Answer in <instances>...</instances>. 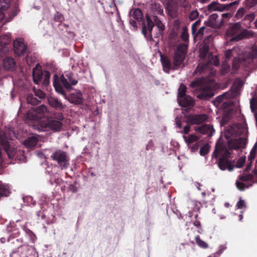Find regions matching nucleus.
I'll use <instances>...</instances> for the list:
<instances>
[{
    "label": "nucleus",
    "mask_w": 257,
    "mask_h": 257,
    "mask_svg": "<svg viewBox=\"0 0 257 257\" xmlns=\"http://www.w3.org/2000/svg\"><path fill=\"white\" fill-rule=\"evenodd\" d=\"M236 186L237 188L240 191H244L246 188H248L250 186H252V184H250L249 185L246 186L243 182L242 181H237L236 182Z\"/></svg>",
    "instance_id": "43"
},
{
    "label": "nucleus",
    "mask_w": 257,
    "mask_h": 257,
    "mask_svg": "<svg viewBox=\"0 0 257 257\" xmlns=\"http://www.w3.org/2000/svg\"><path fill=\"white\" fill-rule=\"evenodd\" d=\"M151 9L155 14L160 15L163 14V9L162 6L157 2H152Z\"/></svg>",
    "instance_id": "27"
},
{
    "label": "nucleus",
    "mask_w": 257,
    "mask_h": 257,
    "mask_svg": "<svg viewBox=\"0 0 257 257\" xmlns=\"http://www.w3.org/2000/svg\"><path fill=\"white\" fill-rule=\"evenodd\" d=\"M232 55V50H228L226 51L225 53V56L226 59H230Z\"/></svg>",
    "instance_id": "60"
},
{
    "label": "nucleus",
    "mask_w": 257,
    "mask_h": 257,
    "mask_svg": "<svg viewBox=\"0 0 257 257\" xmlns=\"http://www.w3.org/2000/svg\"><path fill=\"white\" fill-rule=\"evenodd\" d=\"M48 101L49 105L56 110H63L66 107V105L63 104L56 97H50L48 98Z\"/></svg>",
    "instance_id": "18"
},
{
    "label": "nucleus",
    "mask_w": 257,
    "mask_h": 257,
    "mask_svg": "<svg viewBox=\"0 0 257 257\" xmlns=\"http://www.w3.org/2000/svg\"><path fill=\"white\" fill-rule=\"evenodd\" d=\"M65 76L71 85H75L77 83V80L73 78L74 75L72 73L70 72L66 73Z\"/></svg>",
    "instance_id": "37"
},
{
    "label": "nucleus",
    "mask_w": 257,
    "mask_h": 257,
    "mask_svg": "<svg viewBox=\"0 0 257 257\" xmlns=\"http://www.w3.org/2000/svg\"><path fill=\"white\" fill-rule=\"evenodd\" d=\"M191 125V124H190L189 123H188V124L186 125L183 127V130L182 131V132L181 133L185 135H187V134H189L190 130V125Z\"/></svg>",
    "instance_id": "56"
},
{
    "label": "nucleus",
    "mask_w": 257,
    "mask_h": 257,
    "mask_svg": "<svg viewBox=\"0 0 257 257\" xmlns=\"http://www.w3.org/2000/svg\"><path fill=\"white\" fill-rule=\"evenodd\" d=\"M200 23H201V20H198L192 25L191 32H192V34L193 36H194L195 35V34L196 33L197 28L198 26H199L200 25Z\"/></svg>",
    "instance_id": "46"
},
{
    "label": "nucleus",
    "mask_w": 257,
    "mask_h": 257,
    "mask_svg": "<svg viewBox=\"0 0 257 257\" xmlns=\"http://www.w3.org/2000/svg\"><path fill=\"white\" fill-rule=\"evenodd\" d=\"M255 18V15L253 13H251L248 15H246L244 18V20H247L249 23L251 22Z\"/></svg>",
    "instance_id": "53"
},
{
    "label": "nucleus",
    "mask_w": 257,
    "mask_h": 257,
    "mask_svg": "<svg viewBox=\"0 0 257 257\" xmlns=\"http://www.w3.org/2000/svg\"><path fill=\"white\" fill-rule=\"evenodd\" d=\"M0 143L9 158L10 159L14 158L16 153V149L12 144V141L8 138L7 134L1 128H0Z\"/></svg>",
    "instance_id": "7"
},
{
    "label": "nucleus",
    "mask_w": 257,
    "mask_h": 257,
    "mask_svg": "<svg viewBox=\"0 0 257 257\" xmlns=\"http://www.w3.org/2000/svg\"><path fill=\"white\" fill-rule=\"evenodd\" d=\"M209 57H211V60L204 64H199L195 70L194 74H197L198 73H201L209 67V65L210 63L213 64L215 66H217L219 65V60L217 56H213L212 55H210Z\"/></svg>",
    "instance_id": "15"
},
{
    "label": "nucleus",
    "mask_w": 257,
    "mask_h": 257,
    "mask_svg": "<svg viewBox=\"0 0 257 257\" xmlns=\"http://www.w3.org/2000/svg\"><path fill=\"white\" fill-rule=\"evenodd\" d=\"M244 84V82L243 80L240 78H236L234 83H233V86L234 87H235L237 89H239L241 88Z\"/></svg>",
    "instance_id": "44"
},
{
    "label": "nucleus",
    "mask_w": 257,
    "mask_h": 257,
    "mask_svg": "<svg viewBox=\"0 0 257 257\" xmlns=\"http://www.w3.org/2000/svg\"><path fill=\"white\" fill-rule=\"evenodd\" d=\"M161 61L163 67L164 68L168 69V72L170 69H173V65H171V62L169 58L166 56L163 55H161Z\"/></svg>",
    "instance_id": "25"
},
{
    "label": "nucleus",
    "mask_w": 257,
    "mask_h": 257,
    "mask_svg": "<svg viewBox=\"0 0 257 257\" xmlns=\"http://www.w3.org/2000/svg\"><path fill=\"white\" fill-rule=\"evenodd\" d=\"M190 86L201 90L200 93L197 96L199 99L207 100L213 95L211 87L205 83V79L203 77L196 78L190 83Z\"/></svg>",
    "instance_id": "5"
},
{
    "label": "nucleus",
    "mask_w": 257,
    "mask_h": 257,
    "mask_svg": "<svg viewBox=\"0 0 257 257\" xmlns=\"http://www.w3.org/2000/svg\"><path fill=\"white\" fill-rule=\"evenodd\" d=\"M133 11V10H132ZM132 11L130 12V15L133 17V18L138 21H141L143 20V15L141 10L137 8L135 9L132 14Z\"/></svg>",
    "instance_id": "32"
},
{
    "label": "nucleus",
    "mask_w": 257,
    "mask_h": 257,
    "mask_svg": "<svg viewBox=\"0 0 257 257\" xmlns=\"http://www.w3.org/2000/svg\"><path fill=\"white\" fill-rule=\"evenodd\" d=\"M11 257H21L19 252L14 251L10 255Z\"/></svg>",
    "instance_id": "63"
},
{
    "label": "nucleus",
    "mask_w": 257,
    "mask_h": 257,
    "mask_svg": "<svg viewBox=\"0 0 257 257\" xmlns=\"http://www.w3.org/2000/svg\"><path fill=\"white\" fill-rule=\"evenodd\" d=\"M236 206L238 209H242L245 206L244 201L240 199L237 202Z\"/></svg>",
    "instance_id": "55"
},
{
    "label": "nucleus",
    "mask_w": 257,
    "mask_h": 257,
    "mask_svg": "<svg viewBox=\"0 0 257 257\" xmlns=\"http://www.w3.org/2000/svg\"><path fill=\"white\" fill-rule=\"evenodd\" d=\"M177 100L179 105L182 107L193 106L194 105V100L188 95L178 98Z\"/></svg>",
    "instance_id": "21"
},
{
    "label": "nucleus",
    "mask_w": 257,
    "mask_h": 257,
    "mask_svg": "<svg viewBox=\"0 0 257 257\" xmlns=\"http://www.w3.org/2000/svg\"><path fill=\"white\" fill-rule=\"evenodd\" d=\"M44 72L41 70H38L36 67L34 68L33 70V78L34 82L38 84L42 80L43 78Z\"/></svg>",
    "instance_id": "23"
},
{
    "label": "nucleus",
    "mask_w": 257,
    "mask_h": 257,
    "mask_svg": "<svg viewBox=\"0 0 257 257\" xmlns=\"http://www.w3.org/2000/svg\"><path fill=\"white\" fill-rule=\"evenodd\" d=\"M50 73L48 71L44 72L42 83L44 86H47L50 83Z\"/></svg>",
    "instance_id": "36"
},
{
    "label": "nucleus",
    "mask_w": 257,
    "mask_h": 257,
    "mask_svg": "<svg viewBox=\"0 0 257 257\" xmlns=\"http://www.w3.org/2000/svg\"><path fill=\"white\" fill-rule=\"evenodd\" d=\"M221 17L222 19H221V21L223 22V19H229L232 17V14L230 13H223L221 15Z\"/></svg>",
    "instance_id": "58"
},
{
    "label": "nucleus",
    "mask_w": 257,
    "mask_h": 257,
    "mask_svg": "<svg viewBox=\"0 0 257 257\" xmlns=\"http://www.w3.org/2000/svg\"><path fill=\"white\" fill-rule=\"evenodd\" d=\"M245 162V157H240L237 161L236 167L241 168L244 165Z\"/></svg>",
    "instance_id": "51"
},
{
    "label": "nucleus",
    "mask_w": 257,
    "mask_h": 257,
    "mask_svg": "<svg viewBox=\"0 0 257 257\" xmlns=\"http://www.w3.org/2000/svg\"><path fill=\"white\" fill-rule=\"evenodd\" d=\"M146 20L147 25L143 23L142 34L148 40L154 41L152 35V31L154 27V22L148 15L146 16Z\"/></svg>",
    "instance_id": "14"
},
{
    "label": "nucleus",
    "mask_w": 257,
    "mask_h": 257,
    "mask_svg": "<svg viewBox=\"0 0 257 257\" xmlns=\"http://www.w3.org/2000/svg\"><path fill=\"white\" fill-rule=\"evenodd\" d=\"M48 112L46 106L41 105L37 107H34L27 113V117L31 120H35L41 119L45 116Z\"/></svg>",
    "instance_id": "11"
},
{
    "label": "nucleus",
    "mask_w": 257,
    "mask_h": 257,
    "mask_svg": "<svg viewBox=\"0 0 257 257\" xmlns=\"http://www.w3.org/2000/svg\"><path fill=\"white\" fill-rule=\"evenodd\" d=\"M256 57L257 51L255 50L249 53L243 57L234 58L232 61V69L236 71L240 66L247 67L253 62V59Z\"/></svg>",
    "instance_id": "8"
},
{
    "label": "nucleus",
    "mask_w": 257,
    "mask_h": 257,
    "mask_svg": "<svg viewBox=\"0 0 257 257\" xmlns=\"http://www.w3.org/2000/svg\"><path fill=\"white\" fill-rule=\"evenodd\" d=\"M210 146L208 144H206L201 147L199 153L201 156H205L209 153Z\"/></svg>",
    "instance_id": "42"
},
{
    "label": "nucleus",
    "mask_w": 257,
    "mask_h": 257,
    "mask_svg": "<svg viewBox=\"0 0 257 257\" xmlns=\"http://www.w3.org/2000/svg\"><path fill=\"white\" fill-rule=\"evenodd\" d=\"M64 20V17L62 14L59 12H56V14L54 15V21L56 22L59 23L58 26H64L66 28H68L69 25L65 24H62V22Z\"/></svg>",
    "instance_id": "29"
},
{
    "label": "nucleus",
    "mask_w": 257,
    "mask_h": 257,
    "mask_svg": "<svg viewBox=\"0 0 257 257\" xmlns=\"http://www.w3.org/2000/svg\"><path fill=\"white\" fill-rule=\"evenodd\" d=\"M199 15V13L197 11H192L189 15V19L190 20L193 21L195 20Z\"/></svg>",
    "instance_id": "54"
},
{
    "label": "nucleus",
    "mask_w": 257,
    "mask_h": 257,
    "mask_svg": "<svg viewBox=\"0 0 257 257\" xmlns=\"http://www.w3.org/2000/svg\"><path fill=\"white\" fill-rule=\"evenodd\" d=\"M257 153V142L255 143L252 148L251 149L249 155L248 157V161H253L255 158Z\"/></svg>",
    "instance_id": "35"
},
{
    "label": "nucleus",
    "mask_w": 257,
    "mask_h": 257,
    "mask_svg": "<svg viewBox=\"0 0 257 257\" xmlns=\"http://www.w3.org/2000/svg\"><path fill=\"white\" fill-rule=\"evenodd\" d=\"M11 35L7 33L2 35L0 37V56L3 57L4 55L9 52V45L11 43Z\"/></svg>",
    "instance_id": "13"
},
{
    "label": "nucleus",
    "mask_w": 257,
    "mask_h": 257,
    "mask_svg": "<svg viewBox=\"0 0 257 257\" xmlns=\"http://www.w3.org/2000/svg\"><path fill=\"white\" fill-rule=\"evenodd\" d=\"M219 155L221 156L219 159L218 165L220 169L225 170L227 169L230 171L233 170V166L229 160L231 155L230 152L226 149L223 144L217 142L215 145L213 155L216 158Z\"/></svg>",
    "instance_id": "1"
},
{
    "label": "nucleus",
    "mask_w": 257,
    "mask_h": 257,
    "mask_svg": "<svg viewBox=\"0 0 257 257\" xmlns=\"http://www.w3.org/2000/svg\"><path fill=\"white\" fill-rule=\"evenodd\" d=\"M230 69V66L227 63H223L221 67V73L222 75H225L227 73Z\"/></svg>",
    "instance_id": "47"
},
{
    "label": "nucleus",
    "mask_w": 257,
    "mask_h": 257,
    "mask_svg": "<svg viewBox=\"0 0 257 257\" xmlns=\"http://www.w3.org/2000/svg\"><path fill=\"white\" fill-rule=\"evenodd\" d=\"M193 224L198 228H201V223L198 219H195V220L193 222Z\"/></svg>",
    "instance_id": "62"
},
{
    "label": "nucleus",
    "mask_w": 257,
    "mask_h": 257,
    "mask_svg": "<svg viewBox=\"0 0 257 257\" xmlns=\"http://www.w3.org/2000/svg\"><path fill=\"white\" fill-rule=\"evenodd\" d=\"M59 76L57 74H54L53 81V86L56 91L60 94L63 96L65 99H67L70 103L75 104H81L83 102L82 95L80 91L76 93H71L67 96L65 93L63 87L61 86L59 82Z\"/></svg>",
    "instance_id": "4"
},
{
    "label": "nucleus",
    "mask_w": 257,
    "mask_h": 257,
    "mask_svg": "<svg viewBox=\"0 0 257 257\" xmlns=\"http://www.w3.org/2000/svg\"><path fill=\"white\" fill-rule=\"evenodd\" d=\"M218 16L217 14H213L211 15L208 19L205 21V25L207 26L213 28H217L218 24L216 21Z\"/></svg>",
    "instance_id": "22"
},
{
    "label": "nucleus",
    "mask_w": 257,
    "mask_h": 257,
    "mask_svg": "<svg viewBox=\"0 0 257 257\" xmlns=\"http://www.w3.org/2000/svg\"><path fill=\"white\" fill-rule=\"evenodd\" d=\"M58 81L61 86H62V85H63L67 90H70L72 88L71 84L64 75H61L60 78L59 77Z\"/></svg>",
    "instance_id": "30"
},
{
    "label": "nucleus",
    "mask_w": 257,
    "mask_h": 257,
    "mask_svg": "<svg viewBox=\"0 0 257 257\" xmlns=\"http://www.w3.org/2000/svg\"><path fill=\"white\" fill-rule=\"evenodd\" d=\"M35 94L37 96L39 97L41 99L45 98L46 95L45 93L40 90L36 91L35 92Z\"/></svg>",
    "instance_id": "59"
},
{
    "label": "nucleus",
    "mask_w": 257,
    "mask_h": 257,
    "mask_svg": "<svg viewBox=\"0 0 257 257\" xmlns=\"http://www.w3.org/2000/svg\"><path fill=\"white\" fill-rule=\"evenodd\" d=\"M181 38L184 42H187L189 41V34L188 33V29L186 27L183 28L182 32L181 34Z\"/></svg>",
    "instance_id": "38"
},
{
    "label": "nucleus",
    "mask_w": 257,
    "mask_h": 257,
    "mask_svg": "<svg viewBox=\"0 0 257 257\" xmlns=\"http://www.w3.org/2000/svg\"><path fill=\"white\" fill-rule=\"evenodd\" d=\"M187 49V45L185 44L177 46L173 57V69H177L184 61Z\"/></svg>",
    "instance_id": "9"
},
{
    "label": "nucleus",
    "mask_w": 257,
    "mask_h": 257,
    "mask_svg": "<svg viewBox=\"0 0 257 257\" xmlns=\"http://www.w3.org/2000/svg\"><path fill=\"white\" fill-rule=\"evenodd\" d=\"M209 51V46L204 42L202 47L200 49L199 56L201 59H204L208 54Z\"/></svg>",
    "instance_id": "31"
},
{
    "label": "nucleus",
    "mask_w": 257,
    "mask_h": 257,
    "mask_svg": "<svg viewBox=\"0 0 257 257\" xmlns=\"http://www.w3.org/2000/svg\"><path fill=\"white\" fill-rule=\"evenodd\" d=\"M237 6V2L234 1L226 4H220L216 2H213L207 6V11L211 13L213 11L222 12L224 10H233Z\"/></svg>",
    "instance_id": "10"
},
{
    "label": "nucleus",
    "mask_w": 257,
    "mask_h": 257,
    "mask_svg": "<svg viewBox=\"0 0 257 257\" xmlns=\"http://www.w3.org/2000/svg\"><path fill=\"white\" fill-rule=\"evenodd\" d=\"M249 161V162L247 163V166L243 171L244 172H247L250 170V167L251 166L253 161Z\"/></svg>",
    "instance_id": "61"
},
{
    "label": "nucleus",
    "mask_w": 257,
    "mask_h": 257,
    "mask_svg": "<svg viewBox=\"0 0 257 257\" xmlns=\"http://www.w3.org/2000/svg\"><path fill=\"white\" fill-rule=\"evenodd\" d=\"M246 172H243V174L238 176V179L242 182H247L251 181L253 179V176L252 174H246Z\"/></svg>",
    "instance_id": "33"
},
{
    "label": "nucleus",
    "mask_w": 257,
    "mask_h": 257,
    "mask_svg": "<svg viewBox=\"0 0 257 257\" xmlns=\"http://www.w3.org/2000/svg\"><path fill=\"white\" fill-rule=\"evenodd\" d=\"M19 12V10L17 8H15L12 12L9 13V20L8 21H11L17 15Z\"/></svg>",
    "instance_id": "48"
},
{
    "label": "nucleus",
    "mask_w": 257,
    "mask_h": 257,
    "mask_svg": "<svg viewBox=\"0 0 257 257\" xmlns=\"http://www.w3.org/2000/svg\"><path fill=\"white\" fill-rule=\"evenodd\" d=\"M38 142V139L36 137H31L26 139L24 142V145L28 148L35 147Z\"/></svg>",
    "instance_id": "26"
},
{
    "label": "nucleus",
    "mask_w": 257,
    "mask_h": 257,
    "mask_svg": "<svg viewBox=\"0 0 257 257\" xmlns=\"http://www.w3.org/2000/svg\"><path fill=\"white\" fill-rule=\"evenodd\" d=\"M226 95V94L225 93H224L222 95H219V96H217L216 98L215 101L216 102H217L218 103H220L221 102H223Z\"/></svg>",
    "instance_id": "57"
},
{
    "label": "nucleus",
    "mask_w": 257,
    "mask_h": 257,
    "mask_svg": "<svg viewBox=\"0 0 257 257\" xmlns=\"http://www.w3.org/2000/svg\"><path fill=\"white\" fill-rule=\"evenodd\" d=\"M185 141L188 144H192L194 142L197 141L199 138L194 135H191L188 138L184 136Z\"/></svg>",
    "instance_id": "40"
},
{
    "label": "nucleus",
    "mask_w": 257,
    "mask_h": 257,
    "mask_svg": "<svg viewBox=\"0 0 257 257\" xmlns=\"http://www.w3.org/2000/svg\"><path fill=\"white\" fill-rule=\"evenodd\" d=\"M27 101L28 103L34 105L38 104L40 102V101L37 98L34 97L32 94L28 95L27 97Z\"/></svg>",
    "instance_id": "41"
},
{
    "label": "nucleus",
    "mask_w": 257,
    "mask_h": 257,
    "mask_svg": "<svg viewBox=\"0 0 257 257\" xmlns=\"http://www.w3.org/2000/svg\"><path fill=\"white\" fill-rule=\"evenodd\" d=\"M130 23L134 27H137V23L135 20H130Z\"/></svg>",
    "instance_id": "64"
},
{
    "label": "nucleus",
    "mask_w": 257,
    "mask_h": 257,
    "mask_svg": "<svg viewBox=\"0 0 257 257\" xmlns=\"http://www.w3.org/2000/svg\"><path fill=\"white\" fill-rule=\"evenodd\" d=\"M194 130L196 132L203 135H206L211 137L215 132L212 125L210 124H203L200 126H194Z\"/></svg>",
    "instance_id": "17"
},
{
    "label": "nucleus",
    "mask_w": 257,
    "mask_h": 257,
    "mask_svg": "<svg viewBox=\"0 0 257 257\" xmlns=\"http://www.w3.org/2000/svg\"><path fill=\"white\" fill-rule=\"evenodd\" d=\"M187 87L183 84H181L178 89V92L177 95V99L181 98L183 96H187L186 95Z\"/></svg>",
    "instance_id": "34"
},
{
    "label": "nucleus",
    "mask_w": 257,
    "mask_h": 257,
    "mask_svg": "<svg viewBox=\"0 0 257 257\" xmlns=\"http://www.w3.org/2000/svg\"><path fill=\"white\" fill-rule=\"evenodd\" d=\"M64 118L62 113L56 112L53 116H47L46 120L41 121L40 125L43 128H49L53 132H59L62 130Z\"/></svg>",
    "instance_id": "2"
},
{
    "label": "nucleus",
    "mask_w": 257,
    "mask_h": 257,
    "mask_svg": "<svg viewBox=\"0 0 257 257\" xmlns=\"http://www.w3.org/2000/svg\"><path fill=\"white\" fill-rule=\"evenodd\" d=\"M3 65L5 70L13 71L16 67V62L13 58L8 57L3 60Z\"/></svg>",
    "instance_id": "20"
},
{
    "label": "nucleus",
    "mask_w": 257,
    "mask_h": 257,
    "mask_svg": "<svg viewBox=\"0 0 257 257\" xmlns=\"http://www.w3.org/2000/svg\"><path fill=\"white\" fill-rule=\"evenodd\" d=\"M186 121L191 125H199L208 119V116L205 114H189L185 116Z\"/></svg>",
    "instance_id": "12"
},
{
    "label": "nucleus",
    "mask_w": 257,
    "mask_h": 257,
    "mask_svg": "<svg viewBox=\"0 0 257 257\" xmlns=\"http://www.w3.org/2000/svg\"><path fill=\"white\" fill-rule=\"evenodd\" d=\"M209 27L203 26L201 27L197 32H196L194 36V39H196V38H199L200 39H202L203 36L205 34L209 35L211 33V30Z\"/></svg>",
    "instance_id": "24"
},
{
    "label": "nucleus",
    "mask_w": 257,
    "mask_h": 257,
    "mask_svg": "<svg viewBox=\"0 0 257 257\" xmlns=\"http://www.w3.org/2000/svg\"><path fill=\"white\" fill-rule=\"evenodd\" d=\"M153 21L154 26L155 25L158 29V32L157 33L156 38H163V32L165 30V26L157 16L153 17Z\"/></svg>",
    "instance_id": "19"
},
{
    "label": "nucleus",
    "mask_w": 257,
    "mask_h": 257,
    "mask_svg": "<svg viewBox=\"0 0 257 257\" xmlns=\"http://www.w3.org/2000/svg\"><path fill=\"white\" fill-rule=\"evenodd\" d=\"M10 194V190L9 186L0 181V199L2 197L9 196Z\"/></svg>",
    "instance_id": "28"
},
{
    "label": "nucleus",
    "mask_w": 257,
    "mask_h": 257,
    "mask_svg": "<svg viewBox=\"0 0 257 257\" xmlns=\"http://www.w3.org/2000/svg\"><path fill=\"white\" fill-rule=\"evenodd\" d=\"M257 5V0H246L245 5L248 8H250Z\"/></svg>",
    "instance_id": "49"
},
{
    "label": "nucleus",
    "mask_w": 257,
    "mask_h": 257,
    "mask_svg": "<svg viewBox=\"0 0 257 257\" xmlns=\"http://www.w3.org/2000/svg\"><path fill=\"white\" fill-rule=\"evenodd\" d=\"M250 108L253 112H256L257 111V98H252L250 101Z\"/></svg>",
    "instance_id": "45"
},
{
    "label": "nucleus",
    "mask_w": 257,
    "mask_h": 257,
    "mask_svg": "<svg viewBox=\"0 0 257 257\" xmlns=\"http://www.w3.org/2000/svg\"><path fill=\"white\" fill-rule=\"evenodd\" d=\"M22 228L23 229V230L24 231H25V232L27 234H28L29 235H30L31 238H32L33 237H35V235L33 233V232L31 230L27 228L25 225L22 226Z\"/></svg>",
    "instance_id": "52"
},
{
    "label": "nucleus",
    "mask_w": 257,
    "mask_h": 257,
    "mask_svg": "<svg viewBox=\"0 0 257 257\" xmlns=\"http://www.w3.org/2000/svg\"><path fill=\"white\" fill-rule=\"evenodd\" d=\"M14 53L17 56L23 55L27 49V46L21 39H16L13 42Z\"/></svg>",
    "instance_id": "16"
},
{
    "label": "nucleus",
    "mask_w": 257,
    "mask_h": 257,
    "mask_svg": "<svg viewBox=\"0 0 257 257\" xmlns=\"http://www.w3.org/2000/svg\"><path fill=\"white\" fill-rule=\"evenodd\" d=\"M50 157L57 163V166L61 170L67 169L69 166V155L67 152L62 150H55L52 153Z\"/></svg>",
    "instance_id": "6"
},
{
    "label": "nucleus",
    "mask_w": 257,
    "mask_h": 257,
    "mask_svg": "<svg viewBox=\"0 0 257 257\" xmlns=\"http://www.w3.org/2000/svg\"><path fill=\"white\" fill-rule=\"evenodd\" d=\"M226 34L228 36L232 37L230 40L231 42H237L253 36L252 31L242 29L240 23H235L229 28L226 31Z\"/></svg>",
    "instance_id": "3"
},
{
    "label": "nucleus",
    "mask_w": 257,
    "mask_h": 257,
    "mask_svg": "<svg viewBox=\"0 0 257 257\" xmlns=\"http://www.w3.org/2000/svg\"><path fill=\"white\" fill-rule=\"evenodd\" d=\"M245 12V10L243 8H240L235 14V18L236 19H240L244 15Z\"/></svg>",
    "instance_id": "50"
},
{
    "label": "nucleus",
    "mask_w": 257,
    "mask_h": 257,
    "mask_svg": "<svg viewBox=\"0 0 257 257\" xmlns=\"http://www.w3.org/2000/svg\"><path fill=\"white\" fill-rule=\"evenodd\" d=\"M195 241L197 244L201 248H206L208 246L207 243L201 240L199 235L195 237Z\"/></svg>",
    "instance_id": "39"
}]
</instances>
